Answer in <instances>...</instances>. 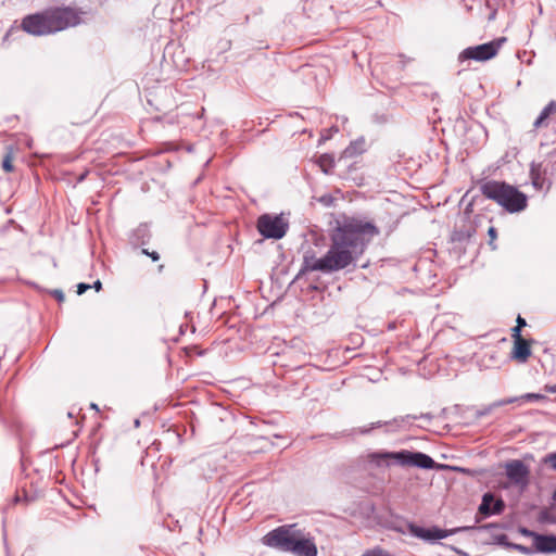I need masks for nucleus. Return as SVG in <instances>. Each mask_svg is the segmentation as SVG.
<instances>
[{
	"label": "nucleus",
	"mask_w": 556,
	"mask_h": 556,
	"mask_svg": "<svg viewBox=\"0 0 556 556\" xmlns=\"http://www.w3.org/2000/svg\"><path fill=\"white\" fill-rule=\"evenodd\" d=\"M379 232L372 222L341 214L330 229L329 250L321 257H317L314 251L305 252L302 266L293 278L308 271L331 274L350 266L356 267V262Z\"/></svg>",
	"instance_id": "nucleus-1"
},
{
	"label": "nucleus",
	"mask_w": 556,
	"mask_h": 556,
	"mask_svg": "<svg viewBox=\"0 0 556 556\" xmlns=\"http://www.w3.org/2000/svg\"><path fill=\"white\" fill-rule=\"evenodd\" d=\"M479 190L485 199L494 201L510 214L520 213L528 206L527 194L506 181L482 180Z\"/></svg>",
	"instance_id": "nucleus-2"
},
{
	"label": "nucleus",
	"mask_w": 556,
	"mask_h": 556,
	"mask_svg": "<svg viewBox=\"0 0 556 556\" xmlns=\"http://www.w3.org/2000/svg\"><path fill=\"white\" fill-rule=\"evenodd\" d=\"M370 460L377 465L389 464V460H397L401 465L413 466L421 469H432L435 462L427 454L420 452L402 451L397 453H372Z\"/></svg>",
	"instance_id": "nucleus-3"
},
{
	"label": "nucleus",
	"mask_w": 556,
	"mask_h": 556,
	"mask_svg": "<svg viewBox=\"0 0 556 556\" xmlns=\"http://www.w3.org/2000/svg\"><path fill=\"white\" fill-rule=\"evenodd\" d=\"M46 10L51 34L75 27L81 22L80 15L83 12L72 7H50Z\"/></svg>",
	"instance_id": "nucleus-4"
},
{
	"label": "nucleus",
	"mask_w": 556,
	"mask_h": 556,
	"mask_svg": "<svg viewBox=\"0 0 556 556\" xmlns=\"http://www.w3.org/2000/svg\"><path fill=\"white\" fill-rule=\"evenodd\" d=\"M295 525H285L275 528L262 538V543L282 553H290L298 534Z\"/></svg>",
	"instance_id": "nucleus-5"
},
{
	"label": "nucleus",
	"mask_w": 556,
	"mask_h": 556,
	"mask_svg": "<svg viewBox=\"0 0 556 556\" xmlns=\"http://www.w3.org/2000/svg\"><path fill=\"white\" fill-rule=\"evenodd\" d=\"M256 228L265 239L280 240L289 229V222L282 214H263L257 218Z\"/></svg>",
	"instance_id": "nucleus-6"
},
{
	"label": "nucleus",
	"mask_w": 556,
	"mask_h": 556,
	"mask_svg": "<svg viewBox=\"0 0 556 556\" xmlns=\"http://www.w3.org/2000/svg\"><path fill=\"white\" fill-rule=\"evenodd\" d=\"M506 41L505 37H500L489 42L468 47L464 49L459 54V61L473 60L478 62L488 61L494 58L501 46Z\"/></svg>",
	"instance_id": "nucleus-7"
},
{
	"label": "nucleus",
	"mask_w": 556,
	"mask_h": 556,
	"mask_svg": "<svg viewBox=\"0 0 556 556\" xmlns=\"http://www.w3.org/2000/svg\"><path fill=\"white\" fill-rule=\"evenodd\" d=\"M22 29L33 36H46L51 34L47 10L28 14L22 20Z\"/></svg>",
	"instance_id": "nucleus-8"
},
{
	"label": "nucleus",
	"mask_w": 556,
	"mask_h": 556,
	"mask_svg": "<svg viewBox=\"0 0 556 556\" xmlns=\"http://www.w3.org/2000/svg\"><path fill=\"white\" fill-rule=\"evenodd\" d=\"M151 223L143 222L127 232V242L134 249H142L148 245L153 237Z\"/></svg>",
	"instance_id": "nucleus-9"
},
{
	"label": "nucleus",
	"mask_w": 556,
	"mask_h": 556,
	"mask_svg": "<svg viewBox=\"0 0 556 556\" xmlns=\"http://www.w3.org/2000/svg\"><path fill=\"white\" fill-rule=\"evenodd\" d=\"M408 529L412 535L427 542H434L437 540L445 539L450 534L454 533V530L448 531L438 527L424 528L413 523L408 526Z\"/></svg>",
	"instance_id": "nucleus-10"
},
{
	"label": "nucleus",
	"mask_w": 556,
	"mask_h": 556,
	"mask_svg": "<svg viewBox=\"0 0 556 556\" xmlns=\"http://www.w3.org/2000/svg\"><path fill=\"white\" fill-rule=\"evenodd\" d=\"M506 476L507 478L515 484L518 485H527L528 479H529V469L523 464V462L515 459L511 462H508L505 465Z\"/></svg>",
	"instance_id": "nucleus-11"
},
{
	"label": "nucleus",
	"mask_w": 556,
	"mask_h": 556,
	"mask_svg": "<svg viewBox=\"0 0 556 556\" xmlns=\"http://www.w3.org/2000/svg\"><path fill=\"white\" fill-rule=\"evenodd\" d=\"M290 553L295 556H317L318 552L314 540L305 538L301 531H298Z\"/></svg>",
	"instance_id": "nucleus-12"
},
{
	"label": "nucleus",
	"mask_w": 556,
	"mask_h": 556,
	"mask_svg": "<svg viewBox=\"0 0 556 556\" xmlns=\"http://www.w3.org/2000/svg\"><path fill=\"white\" fill-rule=\"evenodd\" d=\"M505 508V503L503 500H494L492 493H484L482 496L481 504L479 506V513L484 517H489L492 515L501 514Z\"/></svg>",
	"instance_id": "nucleus-13"
},
{
	"label": "nucleus",
	"mask_w": 556,
	"mask_h": 556,
	"mask_svg": "<svg viewBox=\"0 0 556 556\" xmlns=\"http://www.w3.org/2000/svg\"><path fill=\"white\" fill-rule=\"evenodd\" d=\"M556 121V101L551 100L540 112L539 116L533 122V128L540 129L548 127L552 121Z\"/></svg>",
	"instance_id": "nucleus-14"
},
{
	"label": "nucleus",
	"mask_w": 556,
	"mask_h": 556,
	"mask_svg": "<svg viewBox=\"0 0 556 556\" xmlns=\"http://www.w3.org/2000/svg\"><path fill=\"white\" fill-rule=\"evenodd\" d=\"M531 345L530 341L523 339L514 342L513 350L510 352V358L517 361L518 363H526L528 358L531 356Z\"/></svg>",
	"instance_id": "nucleus-15"
},
{
	"label": "nucleus",
	"mask_w": 556,
	"mask_h": 556,
	"mask_svg": "<svg viewBox=\"0 0 556 556\" xmlns=\"http://www.w3.org/2000/svg\"><path fill=\"white\" fill-rule=\"evenodd\" d=\"M533 544L540 553H556L555 535L533 534Z\"/></svg>",
	"instance_id": "nucleus-16"
},
{
	"label": "nucleus",
	"mask_w": 556,
	"mask_h": 556,
	"mask_svg": "<svg viewBox=\"0 0 556 556\" xmlns=\"http://www.w3.org/2000/svg\"><path fill=\"white\" fill-rule=\"evenodd\" d=\"M366 151V141L364 137H359L350 142V144L343 150L341 159H351L359 155Z\"/></svg>",
	"instance_id": "nucleus-17"
},
{
	"label": "nucleus",
	"mask_w": 556,
	"mask_h": 556,
	"mask_svg": "<svg viewBox=\"0 0 556 556\" xmlns=\"http://www.w3.org/2000/svg\"><path fill=\"white\" fill-rule=\"evenodd\" d=\"M281 280H261L260 289L263 293L271 292L274 290V287L277 286L278 290L275 294H273V298L275 300H278L283 294V286L280 285Z\"/></svg>",
	"instance_id": "nucleus-18"
},
{
	"label": "nucleus",
	"mask_w": 556,
	"mask_h": 556,
	"mask_svg": "<svg viewBox=\"0 0 556 556\" xmlns=\"http://www.w3.org/2000/svg\"><path fill=\"white\" fill-rule=\"evenodd\" d=\"M405 418H395L393 419V421L391 424H395L396 426L400 425V422L404 421ZM390 422L389 421H386V422H382V421H377V422H371L369 426H364V427H359V428H356V429H353L352 433L353 434H368L371 430L376 429V428H380L382 426H386V425H389Z\"/></svg>",
	"instance_id": "nucleus-19"
},
{
	"label": "nucleus",
	"mask_w": 556,
	"mask_h": 556,
	"mask_svg": "<svg viewBox=\"0 0 556 556\" xmlns=\"http://www.w3.org/2000/svg\"><path fill=\"white\" fill-rule=\"evenodd\" d=\"M519 400L526 401V402L542 401V400H545V395H543L541 393H526L519 397H510V399L498 401V405L511 404Z\"/></svg>",
	"instance_id": "nucleus-20"
},
{
	"label": "nucleus",
	"mask_w": 556,
	"mask_h": 556,
	"mask_svg": "<svg viewBox=\"0 0 556 556\" xmlns=\"http://www.w3.org/2000/svg\"><path fill=\"white\" fill-rule=\"evenodd\" d=\"M317 164L325 174H330L334 167V157L329 153L320 154L317 159Z\"/></svg>",
	"instance_id": "nucleus-21"
},
{
	"label": "nucleus",
	"mask_w": 556,
	"mask_h": 556,
	"mask_svg": "<svg viewBox=\"0 0 556 556\" xmlns=\"http://www.w3.org/2000/svg\"><path fill=\"white\" fill-rule=\"evenodd\" d=\"M299 280H291V282L289 283V288L292 287L295 282H298ZM302 283L300 285L301 287V290L302 291H306L307 293L309 292H313V291H320L323 286L321 285H318V283H315L313 282L312 280H307V279H304V280H300Z\"/></svg>",
	"instance_id": "nucleus-22"
},
{
	"label": "nucleus",
	"mask_w": 556,
	"mask_h": 556,
	"mask_svg": "<svg viewBox=\"0 0 556 556\" xmlns=\"http://www.w3.org/2000/svg\"><path fill=\"white\" fill-rule=\"evenodd\" d=\"M1 167L5 173H11L14 170V166H13V162H12V154L10 152L7 153L5 156L3 157Z\"/></svg>",
	"instance_id": "nucleus-23"
},
{
	"label": "nucleus",
	"mask_w": 556,
	"mask_h": 556,
	"mask_svg": "<svg viewBox=\"0 0 556 556\" xmlns=\"http://www.w3.org/2000/svg\"><path fill=\"white\" fill-rule=\"evenodd\" d=\"M317 201L325 207H330L334 203V198L330 193H325L317 198Z\"/></svg>",
	"instance_id": "nucleus-24"
},
{
	"label": "nucleus",
	"mask_w": 556,
	"mask_h": 556,
	"mask_svg": "<svg viewBox=\"0 0 556 556\" xmlns=\"http://www.w3.org/2000/svg\"><path fill=\"white\" fill-rule=\"evenodd\" d=\"M530 175H531L533 187L536 188V189H541L542 188V181H541L539 173L535 172L533 166L531 167Z\"/></svg>",
	"instance_id": "nucleus-25"
},
{
	"label": "nucleus",
	"mask_w": 556,
	"mask_h": 556,
	"mask_svg": "<svg viewBox=\"0 0 556 556\" xmlns=\"http://www.w3.org/2000/svg\"><path fill=\"white\" fill-rule=\"evenodd\" d=\"M362 556H392V555L382 548H374V549L367 551Z\"/></svg>",
	"instance_id": "nucleus-26"
},
{
	"label": "nucleus",
	"mask_w": 556,
	"mask_h": 556,
	"mask_svg": "<svg viewBox=\"0 0 556 556\" xmlns=\"http://www.w3.org/2000/svg\"><path fill=\"white\" fill-rule=\"evenodd\" d=\"M543 462L545 464H548L553 469L556 470V452H553V453H549L547 454L544 458H543Z\"/></svg>",
	"instance_id": "nucleus-27"
},
{
	"label": "nucleus",
	"mask_w": 556,
	"mask_h": 556,
	"mask_svg": "<svg viewBox=\"0 0 556 556\" xmlns=\"http://www.w3.org/2000/svg\"><path fill=\"white\" fill-rule=\"evenodd\" d=\"M141 254L149 256L153 262L160 260V254L156 251H149L146 247L141 249Z\"/></svg>",
	"instance_id": "nucleus-28"
},
{
	"label": "nucleus",
	"mask_w": 556,
	"mask_h": 556,
	"mask_svg": "<svg viewBox=\"0 0 556 556\" xmlns=\"http://www.w3.org/2000/svg\"><path fill=\"white\" fill-rule=\"evenodd\" d=\"M488 236L490 237V241H489V245L492 247V249L494 250L496 247L493 245V241L496 239L497 237V231H496V228L491 226L488 230Z\"/></svg>",
	"instance_id": "nucleus-29"
},
{
	"label": "nucleus",
	"mask_w": 556,
	"mask_h": 556,
	"mask_svg": "<svg viewBox=\"0 0 556 556\" xmlns=\"http://www.w3.org/2000/svg\"><path fill=\"white\" fill-rule=\"evenodd\" d=\"M511 337H513V339H514V342H515V341H519V340H523V338H522V336H521V328H519V327H516V326H515V327L511 329Z\"/></svg>",
	"instance_id": "nucleus-30"
},
{
	"label": "nucleus",
	"mask_w": 556,
	"mask_h": 556,
	"mask_svg": "<svg viewBox=\"0 0 556 556\" xmlns=\"http://www.w3.org/2000/svg\"><path fill=\"white\" fill-rule=\"evenodd\" d=\"M231 47V41L230 40H220L219 41V50L220 52H225L227 50H229Z\"/></svg>",
	"instance_id": "nucleus-31"
},
{
	"label": "nucleus",
	"mask_w": 556,
	"mask_h": 556,
	"mask_svg": "<svg viewBox=\"0 0 556 556\" xmlns=\"http://www.w3.org/2000/svg\"><path fill=\"white\" fill-rule=\"evenodd\" d=\"M51 294L61 303L64 301V293L62 290L55 289Z\"/></svg>",
	"instance_id": "nucleus-32"
},
{
	"label": "nucleus",
	"mask_w": 556,
	"mask_h": 556,
	"mask_svg": "<svg viewBox=\"0 0 556 556\" xmlns=\"http://www.w3.org/2000/svg\"><path fill=\"white\" fill-rule=\"evenodd\" d=\"M514 548L519 551V552H521V553H523V554H531L532 553V551L529 547L520 545V544H515Z\"/></svg>",
	"instance_id": "nucleus-33"
},
{
	"label": "nucleus",
	"mask_w": 556,
	"mask_h": 556,
	"mask_svg": "<svg viewBox=\"0 0 556 556\" xmlns=\"http://www.w3.org/2000/svg\"><path fill=\"white\" fill-rule=\"evenodd\" d=\"M496 406H500V405H498V402H496V403H494V404L490 405L489 407H485L483 410L479 412V413H478V416H484V415H488L489 413H491L492 408H493V407H496Z\"/></svg>",
	"instance_id": "nucleus-34"
},
{
	"label": "nucleus",
	"mask_w": 556,
	"mask_h": 556,
	"mask_svg": "<svg viewBox=\"0 0 556 556\" xmlns=\"http://www.w3.org/2000/svg\"><path fill=\"white\" fill-rule=\"evenodd\" d=\"M91 288V285H87V283H79L77 286V293L78 294H83L86 290L90 289Z\"/></svg>",
	"instance_id": "nucleus-35"
},
{
	"label": "nucleus",
	"mask_w": 556,
	"mask_h": 556,
	"mask_svg": "<svg viewBox=\"0 0 556 556\" xmlns=\"http://www.w3.org/2000/svg\"><path fill=\"white\" fill-rule=\"evenodd\" d=\"M397 225H399V220H394L387 229V236H389L390 233H392L396 228H397Z\"/></svg>",
	"instance_id": "nucleus-36"
},
{
	"label": "nucleus",
	"mask_w": 556,
	"mask_h": 556,
	"mask_svg": "<svg viewBox=\"0 0 556 556\" xmlns=\"http://www.w3.org/2000/svg\"><path fill=\"white\" fill-rule=\"evenodd\" d=\"M516 323H517L516 327H519V328H522L527 325L526 320L521 316L517 317Z\"/></svg>",
	"instance_id": "nucleus-37"
},
{
	"label": "nucleus",
	"mask_w": 556,
	"mask_h": 556,
	"mask_svg": "<svg viewBox=\"0 0 556 556\" xmlns=\"http://www.w3.org/2000/svg\"><path fill=\"white\" fill-rule=\"evenodd\" d=\"M545 390L549 393H556V383L545 386Z\"/></svg>",
	"instance_id": "nucleus-38"
},
{
	"label": "nucleus",
	"mask_w": 556,
	"mask_h": 556,
	"mask_svg": "<svg viewBox=\"0 0 556 556\" xmlns=\"http://www.w3.org/2000/svg\"><path fill=\"white\" fill-rule=\"evenodd\" d=\"M91 288H94L97 291H99L102 288L101 280H94Z\"/></svg>",
	"instance_id": "nucleus-39"
},
{
	"label": "nucleus",
	"mask_w": 556,
	"mask_h": 556,
	"mask_svg": "<svg viewBox=\"0 0 556 556\" xmlns=\"http://www.w3.org/2000/svg\"><path fill=\"white\" fill-rule=\"evenodd\" d=\"M521 532H522L523 534H526V535H529V536H533V534H535L534 532L529 531V530H527V529H522V531H521Z\"/></svg>",
	"instance_id": "nucleus-40"
},
{
	"label": "nucleus",
	"mask_w": 556,
	"mask_h": 556,
	"mask_svg": "<svg viewBox=\"0 0 556 556\" xmlns=\"http://www.w3.org/2000/svg\"><path fill=\"white\" fill-rule=\"evenodd\" d=\"M495 15H496V11H493L490 16H489V20H494L495 18Z\"/></svg>",
	"instance_id": "nucleus-41"
},
{
	"label": "nucleus",
	"mask_w": 556,
	"mask_h": 556,
	"mask_svg": "<svg viewBox=\"0 0 556 556\" xmlns=\"http://www.w3.org/2000/svg\"><path fill=\"white\" fill-rule=\"evenodd\" d=\"M421 418H427V419H431V415L430 414H422L420 415Z\"/></svg>",
	"instance_id": "nucleus-42"
},
{
	"label": "nucleus",
	"mask_w": 556,
	"mask_h": 556,
	"mask_svg": "<svg viewBox=\"0 0 556 556\" xmlns=\"http://www.w3.org/2000/svg\"><path fill=\"white\" fill-rule=\"evenodd\" d=\"M405 418H406V419H409V418H412V419H416L417 417H416V416L407 415Z\"/></svg>",
	"instance_id": "nucleus-43"
},
{
	"label": "nucleus",
	"mask_w": 556,
	"mask_h": 556,
	"mask_svg": "<svg viewBox=\"0 0 556 556\" xmlns=\"http://www.w3.org/2000/svg\"><path fill=\"white\" fill-rule=\"evenodd\" d=\"M84 178H85V174L80 175L78 180L81 181V180H84Z\"/></svg>",
	"instance_id": "nucleus-44"
},
{
	"label": "nucleus",
	"mask_w": 556,
	"mask_h": 556,
	"mask_svg": "<svg viewBox=\"0 0 556 556\" xmlns=\"http://www.w3.org/2000/svg\"><path fill=\"white\" fill-rule=\"evenodd\" d=\"M553 500L556 502V490L553 493Z\"/></svg>",
	"instance_id": "nucleus-45"
},
{
	"label": "nucleus",
	"mask_w": 556,
	"mask_h": 556,
	"mask_svg": "<svg viewBox=\"0 0 556 556\" xmlns=\"http://www.w3.org/2000/svg\"><path fill=\"white\" fill-rule=\"evenodd\" d=\"M91 407L98 409V406L96 404H91Z\"/></svg>",
	"instance_id": "nucleus-46"
},
{
	"label": "nucleus",
	"mask_w": 556,
	"mask_h": 556,
	"mask_svg": "<svg viewBox=\"0 0 556 556\" xmlns=\"http://www.w3.org/2000/svg\"><path fill=\"white\" fill-rule=\"evenodd\" d=\"M244 21H245V23L249 22V15L245 16Z\"/></svg>",
	"instance_id": "nucleus-47"
}]
</instances>
